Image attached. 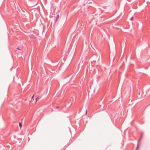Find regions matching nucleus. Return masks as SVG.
Wrapping results in <instances>:
<instances>
[{"instance_id": "7ed1b4c3", "label": "nucleus", "mask_w": 150, "mask_h": 150, "mask_svg": "<svg viewBox=\"0 0 150 150\" xmlns=\"http://www.w3.org/2000/svg\"><path fill=\"white\" fill-rule=\"evenodd\" d=\"M139 148V144H138L136 149V150H138Z\"/></svg>"}, {"instance_id": "20e7f679", "label": "nucleus", "mask_w": 150, "mask_h": 150, "mask_svg": "<svg viewBox=\"0 0 150 150\" xmlns=\"http://www.w3.org/2000/svg\"><path fill=\"white\" fill-rule=\"evenodd\" d=\"M133 17H132V18H131V19H130V20H131V21H132V19H133Z\"/></svg>"}, {"instance_id": "f257e3e1", "label": "nucleus", "mask_w": 150, "mask_h": 150, "mask_svg": "<svg viewBox=\"0 0 150 150\" xmlns=\"http://www.w3.org/2000/svg\"><path fill=\"white\" fill-rule=\"evenodd\" d=\"M19 126L20 129H21L22 127V123L19 122Z\"/></svg>"}, {"instance_id": "f03ea898", "label": "nucleus", "mask_w": 150, "mask_h": 150, "mask_svg": "<svg viewBox=\"0 0 150 150\" xmlns=\"http://www.w3.org/2000/svg\"><path fill=\"white\" fill-rule=\"evenodd\" d=\"M59 15L58 14L57 15V17H56V21H57L58 19V18H59Z\"/></svg>"}, {"instance_id": "423d86ee", "label": "nucleus", "mask_w": 150, "mask_h": 150, "mask_svg": "<svg viewBox=\"0 0 150 150\" xmlns=\"http://www.w3.org/2000/svg\"><path fill=\"white\" fill-rule=\"evenodd\" d=\"M87 111H86V113H87Z\"/></svg>"}, {"instance_id": "39448f33", "label": "nucleus", "mask_w": 150, "mask_h": 150, "mask_svg": "<svg viewBox=\"0 0 150 150\" xmlns=\"http://www.w3.org/2000/svg\"><path fill=\"white\" fill-rule=\"evenodd\" d=\"M34 96V95H33V97H32V99H33V97Z\"/></svg>"}]
</instances>
